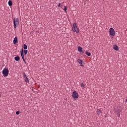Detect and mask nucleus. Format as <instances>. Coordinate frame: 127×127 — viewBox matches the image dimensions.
<instances>
[{
    "instance_id": "obj_14",
    "label": "nucleus",
    "mask_w": 127,
    "mask_h": 127,
    "mask_svg": "<svg viewBox=\"0 0 127 127\" xmlns=\"http://www.w3.org/2000/svg\"><path fill=\"white\" fill-rule=\"evenodd\" d=\"M23 49L24 50H27L28 49V47H27V45L26 44H24L23 45Z\"/></svg>"
},
{
    "instance_id": "obj_25",
    "label": "nucleus",
    "mask_w": 127,
    "mask_h": 127,
    "mask_svg": "<svg viewBox=\"0 0 127 127\" xmlns=\"http://www.w3.org/2000/svg\"><path fill=\"white\" fill-rule=\"evenodd\" d=\"M1 94H0V97H1Z\"/></svg>"
},
{
    "instance_id": "obj_4",
    "label": "nucleus",
    "mask_w": 127,
    "mask_h": 127,
    "mask_svg": "<svg viewBox=\"0 0 127 127\" xmlns=\"http://www.w3.org/2000/svg\"><path fill=\"white\" fill-rule=\"evenodd\" d=\"M110 35L112 36H115L116 32H115V29L113 28H110L109 29Z\"/></svg>"
},
{
    "instance_id": "obj_15",
    "label": "nucleus",
    "mask_w": 127,
    "mask_h": 127,
    "mask_svg": "<svg viewBox=\"0 0 127 127\" xmlns=\"http://www.w3.org/2000/svg\"><path fill=\"white\" fill-rule=\"evenodd\" d=\"M85 54L88 57L91 56V53H89V52H85Z\"/></svg>"
},
{
    "instance_id": "obj_17",
    "label": "nucleus",
    "mask_w": 127,
    "mask_h": 127,
    "mask_svg": "<svg viewBox=\"0 0 127 127\" xmlns=\"http://www.w3.org/2000/svg\"><path fill=\"white\" fill-rule=\"evenodd\" d=\"M27 53H28V51L25 50L24 51V55H26L27 54Z\"/></svg>"
},
{
    "instance_id": "obj_1",
    "label": "nucleus",
    "mask_w": 127,
    "mask_h": 127,
    "mask_svg": "<svg viewBox=\"0 0 127 127\" xmlns=\"http://www.w3.org/2000/svg\"><path fill=\"white\" fill-rule=\"evenodd\" d=\"M72 30L73 32H75L76 33H79V30L77 27V24L75 22H73L72 23Z\"/></svg>"
},
{
    "instance_id": "obj_16",
    "label": "nucleus",
    "mask_w": 127,
    "mask_h": 127,
    "mask_svg": "<svg viewBox=\"0 0 127 127\" xmlns=\"http://www.w3.org/2000/svg\"><path fill=\"white\" fill-rule=\"evenodd\" d=\"M20 55L22 59L24 58V53H21Z\"/></svg>"
},
{
    "instance_id": "obj_22",
    "label": "nucleus",
    "mask_w": 127,
    "mask_h": 127,
    "mask_svg": "<svg viewBox=\"0 0 127 127\" xmlns=\"http://www.w3.org/2000/svg\"><path fill=\"white\" fill-rule=\"evenodd\" d=\"M22 60H23V62H24L25 64H26V61H25V58H22Z\"/></svg>"
},
{
    "instance_id": "obj_9",
    "label": "nucleus",
    "mask_w": 127,
    "mask_h": 127,
    "mask_svg": "<svg viewBox=\"0 0 127 127\" xmlns=\"http://www.w3.org/2000/svg\"><path fill=\"white\" fill-rule=\"evenodd\" d=\"M77 62L81 66H84V65L83 64V62H82V60H80V59H78V60H77Z\"/></svg>"
},
{
    "instance_id": "obj_8",
    "label": "nucleus",
    "mask_w": 127,
    "mask_h": 127,
    "mask_svg": "<svg viewBox=\"0 0 127 127\" xmlns=\"http://www.w3.org/2000/svg\"><path fill=\"white\" fill-rule=\"evenodd\" d=\"M113 49L116 51H119V47L116 44L113 45Z\"/></svg>"
},
{
    "instance_id": "obj_21",
    "label": "nucleus",
    "mask_w": 127,
    "mask_h": 127,
    "mask_svg": "<svg viewBox=\"0 0 127 127\" xmlns=\"http://www.w3.org/2000/svg\"><path fill=\"white\" fill-rule=\"evenodd\" d=\"M20 53H23V48L21 49Z\"/></svg>"
},
{
    "instance_id": "obj_19",
    "label": "nucleus",
    "mask_w": 127,
    "mask_h": 127,
    "mask_svg": "<svg viewBox=\"0 0 127 127\" xmlns=\"http://www.w3.org/2000/svg\"><path fill=\"white\" fill-rule=\"evenodd\" d=\"M67 9V6H65L64 9V11H66Z\"/></svg>"
},
{
    "instance_id": "obj_5",
    "label": "nucleus",
    "mask_w": 127,
    "mask_h": 127,
    "mask_svg": "<svg viewBox=\"0 0 127 127\" xmlns=\"http://www.w3.org/2000/svg\"><path fill=\"white\" fill-rule=\"evenodd\" d=\"M72 97L73 99H78V94L76 91H74V92H72Z\"/></svg>"
},
{
    "instance_id": "obj_18",
    "label": "nucleus",
    "mask_w": 127,
    "mask_h": 127,
    "mask_svg": "<svg viewBox=\"0 0 127 127\" xmlns=\"http://www.w3.org/2000/svg\"><path fill=\"white\" fill-rule=\"evenodd\" d=\"M85 85L83 83L81 84V87L84 88L85 87Z\"/></svg>"
},
{
    "instance_id": "obj_20",
    "label": "nucleus",
    "mask_w": 127,
    "mask_h": 127,
    "mask_svg": "<svg viewBox=\"0 0 127 127\" xmlns=\"http://www.w3.org/2000/svg\"><path fill=\"white\" fill-rule=\"evenodd\" d=\"M16 114L17 115H19L20 114V111H18L16 112Z\"/></svg>"
},
{
    "instance_id": "obj_3",
    "label": "nucleus",
    "mask_w": 127,
    "mask_h": 127,
    "mask_svg": "<svg viewBox=\"0 0 127 127\" xmlns=\"http://www.w3.org/2000/svg\"><path fill=\"white\" fill-rule=\"evenodd\" d=\"M2 73L3 77H7L9 74V70L8 68H4L2 70Z\"/></svg>"
},
{
    "instance_id": "obj_12",
    "label": "nucleus",
    "mask_w": 127,
    "mask_h": 127,
    "mask_svg": "<svg viewBox=\"0 0 127 127\" xmlns=\"http://www.w3.org/2000/svg\"><path fill=\"white\" fill-rule=\"evenodd\" d=\"M12 1L11 0H9L8 2V4L9 6H11L12 5Z\"/></svg>"
},
{
    "instance_id": "obj_6",
    "label": "nucleus",
    "mask_w": 127,
    "mask_h": 127,
    "mask_svg": "<svg viewBox=\"0 0 127 127\" xmlns=\"http://www.w3.org/2000/svg\"><path fill=\"white\" fill-rule=\"evenodd\" d=\"M97 115L98 116L99 118H101L102 116L103 115V112H101V110H100L99 109H97V112H96Z\"/></svg>"
},
{
    "instance_id": "obj_11",
    "label": "nucleus",
    "mask_w": 127,
    "mask_h": 127,
    "mask_svg": "<svg viewBox=\"0 0 127 127\" xmlns=\"http://www.w3.org/2000/svg\"><path fill=\"white\" fill-rule=\"evenodd\" d=\"M18 42L17 38L15 36L13 39V43L14 45H15Z\"/></svg>"
},
{
    "instance_id": "obj_2",
    "label": "nucleus",
    "mask_w": 127,
    "mask_h": 127,
    "mask_svg": "<svg viewBox=\"0 0 127 127\" xmlns=\"http://www.w3.org/2000/svg\"><path fill=\"white\" fill-rule=\"evenodd\" d=\"M13 24H14V28L15 29L19 24V18L17 17H15L13 19Z\"/></svg>"
},
{
    "instance_id": "obj_23",
    "label": "nucleus",
    "mask_w": 127,
    "mask_h": 127,
    "mask_svg": "<svg viewBox=\"0 0 127 127\" xmlns=\"http://www.w3.org/2000/svg\"><path fill=\"white\" fill-rule=\"evenodd\" d=\"M58 7H61V3H59V4H58Z\"/></svg>"
},
{
    "instance_id": "obj_13",
    "label": "nucleus",
    "mask_w": 127,
    "mask_h": 127,
    "mask_svg": "<svg viewBox=\"0 0 127 127\" xmlns=\"http://www.w3.org/2000/svg\"><path fill=\"white\" fill-rule=\"evenodd\" d=\"M14 60L16 61H19L20 60V57H15Z\"/></svg>"
},
{
    "instance_id": "obj_10",
    "label": "nucleus",
    "mask_w": 127,
    "mask_h": 127,
    "mask_svg": "<svg viewBox=\"0 0 127 127\" xmlns=\"http://www.w3.org/2000/svg\"><path fill=\"white\" fill-rule=\"evenodd\" d=\"M77 51L78 52L81 53L83 52V48L81 46H78L77 47Z\"/></svg>"
},
{
    "instance_id": "obj_24",
    "label": "nucleus",
    "mask_w": 127,
    "mask_h": 127,
    "mask_svg": "<svg viewBox=\"0 0 127 127\" xmlns=\"http://www.w3.org/2000/svg\"><path fill=\"white\" fill-rule=\"evenodd\" d=\"M117 116H118V117H120V116H121V115L120 114V113H119V114H118Z\"/></svg>"
},
{
    "instance_id": "obj_7",
    "label": "nucleus",
    "mask_w": 127,
    "mask_h": 127,
    "mask_svg": "<svg viewBox=\"0 0 127 127\" xmlns=\"http://www.w3.org/2000/svg\"><path fill=\"white\" fill-rule=\"evenodd\" d=\"M23 77L25 79V82L26 83H29V80L26 74L25 73V72H23Z\"/></svg>"
}]
</instances>
